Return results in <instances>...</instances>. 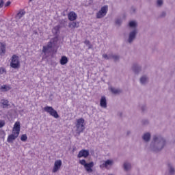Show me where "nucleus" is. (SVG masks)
I'll return each instance as SVG.
<instances>
[{"instance_id": "obj_1", "label": "nucleus", "mask_w": 175, "mask_h": 175, "mask_svg": "<svg viewBox=\"0 0 175 175\" xmlns=\"http://www.w3.org/2000/svg\"><path fill=\"white\" fill-rule=\"evenodd\" d=\"M166 145V139L162 136H153V140L150 144V147L153 151H161Z\"/></svg>"}, {"instance_id": "obj_2", "label": "nucleus", "mask_w": 175, "mask_h": 175, "mask_svg": "<svg viewBox=\"0 0 175 175\" xmlns=\"http://www.w3.org/2000/svg\"><path fill=\"white\" fill-rule=\"evenodd\" d=\"M21 129V125L20 122L17 121L14 123L12 129V134L9 135L7 139L8 143H13V141L16 139L20 135V131Z\"/></svg>"}, {"instance_id": "obj_3", "label": "nucleus", "mask_w": 175, "mask_h": 175, "mask_svg": "<svg viewBox=\"0 0 175 175\" xmlns=\"http://www.w3.org/2000/svg\"><path fill=\"white\" fill-rule=\"evenodd\" d=\"M129 27L131 28H135L129 33V38L127 40L128 43L131 44V43H133V40L136 39V36L137 35V29H136V27H137V23L135 21H132L129 23Z\"/></svg>"}, {"instance_id": "obj_4", "label": "nucleus", "mask_w": 175, "mask_h": 175, "mask_svg": "<svg viewBox=\"0 0 175 175\" xmlns=\"http://www.w3.org/2000/svg\"><path fill=\"white\" fill-rule=\"evenodd\" d=\"M85 120H84V118H81L77 120V124L75 125L77 129L76 132L78 133V135H80L82 133V132H84V129H85Z\"/></svg>"}, {"instance_id": "obj_5", "label": "nucleus", "mask_w": 175, "mask_h": 175, "mask_svg": "<svg viewBox=\"0 0 175 175\" xmlns=\"http://www.w3.org/2000/svg\"><path fill=\"white\" fill-rule=\"evenodd\" d=\"M10 60V66L12 69H20L21 64L20 62V57L17 55H13Z\"/></svg>"}, {"instance_id": "obj_6", "label": "nucleus", "mask_w": 175, "mask_h": 175, "mask_svg": "<svg viewBox=\"0 0 175 175\" xmlns=\"http://www.w3.org/2000/svg\"><path fill=\"white\" fill-rule=\"evenodd\" d=\"M80 165H82V166H84V168L85 169L86 172L88 173H92V167H94V161H91L90 163H87L85 161V159L79 160Z\"/></svg>"}, {"instance_id": "obj_7", "label": "nucleus", "mask_w": 175, "mask_h": 175, "mask_svg": "<svg viewBox=\"0 0 175 175\" xmlns=\"http://www.w3.org/2000/svg\"><path fill=\"white\" fill-rule=\"evenodd\" d=\"M44 111L46 113H49L50 116L53 117L54 118H59V115H58V112L53 107L46 106L44 107Z\"/></svg>"}, {"instance_id": "obj_8", "label": "nucleus", "mask_w": 175, "mask_h": 175, "mask_svg": "<svg viewBox=\"0 0 175 175\" xmlns=\"http://www.w3.org/2000/svg\"><path fill=\"white\" fill-rule=\"evenodd\" d=\"M109 7L107 5L103 6L100 10L96 14V18H103L107 14Z\"/></svg>"}, {"instance_id": "obj_9", "label": "nucleus", "mask_w": 175, "mask_h": 175, "mask_svg": "<svg viewBox=\"0 0 175 175\" xmlns=\"http://www.w3.org/2000/svg\"><path fill=\"white\" fill-rule=\"evenodd\" d=\"M62 166V161L57 160L55 161L53 168L52 170L53 173H57Z\"/></svg>"}, {"instance_id": "obj_10", "label": "nucleus", "mask_w": 175, "mask_h": 175, "mask_svg": "<svg viewBox=\"0 0 175 175\" xmlns=\"http://www.w3.org/2000/svg\"><path fill=\"white\" fill-rule=\"evenodd\" d=\"M90 155V151L85 149H82L79 152L77 158H88Z\"/></svg>"}, {"instance_id": "obj_11", "label": "nucleus", "mask_w": 175, "mask_h": 175, "mask_svg": "<svg viewBox=\"0 0 175 175\" xmlns=\"http://www.w3.org/2000/svg\"><path fill=\"white\" fill-rule=\"evenodd\" d=\"M68 18L70 21H75V20H77V14L71 11L68 14Z\"/></svg>"}, {"instance_id": "obj_12", "label": "nucleus", "mask_w": 175, "mask_h": 175, "mask_svg": "<svg viewBox=\"0 0 175 175\" xmlns=\"http://www.w3.org/2000/svg\"><path fill=\"white\" fill-rule=\"evenodd\" d=\"M167 167L168 172L165 173V175H174L175 169L173 165H172L171 163H168Z\"/></svg>"}, {"instance_id": "obj_13", "label": "nucleus", "mask_w": 175, "mask_h": 175, "mask_svg": "<svg viewBox=\"0 0 175 175\" xmlns=\"http://www.w3.org/2000/svg\"><path fill=\"white\" fill-rule=\"evenodd\" d=\"M9 100L6 99H1L0 102V107H2V109H8L9 107Z\"/></svg>"}, {"instance_id": "obj_14", "label": "nucleus", "mask_w": 175, "mask_h": 175, "mask_svg": "<svg viewBox=\"0 0 175 175\" xmlns=\"http://www.w3.org/2000/svg\"><path fill=\"white\" fill-rule=\"evenodd\" d=\"M100 106L103 109H107V101L106 100V97L102 96L100 100Z\"/></svg>"}, {"instance_id": "obj_15", "label": "nucleus", "mask_w": 175, "mask_h": 175, "mask_svg": "<svg viewBox=\"0 0 175 175\" xmlns=\"http://www.w3.org/2000/svg\"><path fill=\"white\" fill-rule=\"evenodd\" d=\"M6 53V44L3 42H0V55H5Z\"/></svg>"}, {"instance_id": "obj_16", "label": "nucleus", "mask_w": 175, "mask_h": 175, "mask_svg": "<svg viewBox=\"0 0 175 175\" xmlns=\"http://www.w3.org/2000/svg\"><path fill=\"white\" fill-rule=\"evenodd\" d=\"M49 49H53V42L51 41L49 42L47 46H44L42 48V52L44 53H47Z\"/></svg>"}, {"instance_id": "obj_17", "label": "nucleus", "mask_w": 175, "mask_h": 175, "mask_svg": "<svg viewBox=\"0 0 175 175\" xmlns=\"http://www.w3.org/2000/svg\"><path fill=\"white\" fill-rule=\"evenodd\" d=\"M132 69L134 72V73H136L137 75L139 73V72H140V70H142V67L140 66H139L137 64H135L133 65Z\"/></svg>"}, {"instance_id": "obj_18", "label": "nucleus", "mask_w": 175, "mask_h": 175, "mask_svg": "<svg viewBox=\"0 0 175 175\" xmlns=\"http://www.w3.org/2000/svg\"><path fill=\"white\" fill-rule=\"evenodd\" d=\"M100 169H106L107 168V166L110 165V160H107L106 161H100Z\"/></svg>"}, {"instance_id": "obj_19", "label": "nucleus", "mask_w": 175, "mask_h": 175, "mask_svg": "<svg viewBox=\"0 0 175 175\" xmlns=\"http://www.w3.org/2000/svg\"><path fill=\"white\" fill-rule=\"evenodd\" d=\"M142 139L144 140V142H150V140H151V134H150V133H146L144 134Z\"/></svg>"}, {"instance_id": "obj_20", "label": "nucleus", "mask_w": 175, "mask_h": 175, "mask_svg": "<svg viewBox=\"0 0 175 175\" xmlns=\"http://www.w3.org/2000/svg\"><path fill=\"white\" fill-rule=\"evenodd\" d=\"M80 24L79 22H70L68 24L69 28H72V29H75V28H79Z\"/></svg>"}, {"instance_id": "obj_21", "label": "nucleus", "mask_w": 175, "mask_h": 175, "mask_svg": "<svg viewBox=\"0 0 175 175\" xmlns=\"http://www.w3.org/2000/svg\"><path fill=\"white\" fill-rule=\"evenodd\" d=\"M10 90H12V87L8 85H3L0 88V91H2L3 92H6L7 91H10Z\"/></svg>"}, {"instance_id": "obj_22", "label": "nucleus", "mask_w": 175, "mask_h": 175, "mask_svg": "<svg viewBox=\"0 0 175 175\" xmlns=\"http://www.w3.org/2000/svg\"><path fill=\"white\" fill-rule=\"evenodd\" d=\"M111 92H112V94H113V95H120V94H121L122 92V91L120 89H116L114 88H111Z\"/></svg>"}, {"instance_id": "obj_23", "label": "nucleus", "mask_w": 175, "mask_h": 175, "mask_svg": "<svg viewBox=\"0 0 175 175\" xmlns=\"http://www.w3.org/2000/svg\"><path fill=\"white\" fill-rule=\"evenodd\" d=\"M68 57L66 56H62L60 61H59V64L62 65H66V64H68Z\"/></svg>"}, {"instance_id": "obj_24", "label": "nucleus", "mask_w": 175, "mask_h": 175, "mask_svg": "<svg viewBox=\"0 0 175 175\" xmlns=\"http://www.w3.org/2000/svg\"><path fill=\"white\" fill-rule=\"evenodd\" d=\"M123 166H124V170H126V172H128V170H131V169L132 168V165H131V163H128V162H124Z\"/></svg>"}, {"instance_id": "obj_25", "label": "nucleus", "mask_w": 175, "mask_h": 175, "mask_svg": "<svg viewBox=\"0 0 175 175\" xmlns=\"http://www.w3.org/2000/svg\"><path fill=\"white\" fill-rule=\"evenodd\" d=\"M25 14V11H24L23 10L19 11V12L17 14L16 16V20H20L23 17V16H24Z\"/></svg>"}, {"instance_id": "obj_26", "label": "nucleus", "mask_w": 175, "mask_h": 175, "mask_svg": "<svg viewBox=\"0 0 175 175\" xmlns=\"http://www.w3.org/2000/svg\"><path fill=\"white\" fill-rule=\"evenodd\" d=\"M148 81V77H147V76L146 75L142 76L139 79L141 84H145L146 83H147Z\"/></svg>"}, {"instance_id": "obj_27", "label": "nucleus", "mask_w": 175, "mask_h": 175, "mask_svg": "<svg viewBox=\"0 0 175 175\" xmlns=\"http://www.w3.org/2000/svg\"><path fill=\"white\" fill-rule=\"evenodd\" d=\"M111 59H113L114 62H118L120 61V55H111Z\"/></svg>"}, {"instance_id": "obj_28", "label": "nucleus", "mask_w": 175, "mask_h": 175, "mask_svg": "<svg viewBox=\"0 0 175 175\" xmlns=\"http://www.w3.org/2000/svg\"><path fill=\"white\" fill-rule=\"evenodd\" d=\"M21 142H27L28 140V137L27 136V134H23L21 137Z\"/></svg>"}, {"instance_id": "obj_29", "label": "nucleus", "mask_w": 175, "mask_h": 175, "mask_svg": "<svg viewBox=\"0 0 175 175\" xmlns=\"http://www.w3.org/2000/svg\"><path fill=\"white\" fill-rule=\"evenodd\" d=\"M115 24L116 25H118V27L121 26V24H122V21L120 18L116 19L115 21Z\"/></svg>"}, {"instance_id": "obj_30", "label": "nucleus", "mask_w": 175, "mask_h": 175, "mask_svg": "<svg viewBox=\"0 0 175 175\" xmlns=\"http://www.w3.org/2000/svg\"><path fill=\"white\" fill-rule=\"evenodd\" d=\"M3 73L6 74V68L3 67L0 68V75H3Z\"/></svg>"}, {"instance_id": "obj_31", "label": "nucleus", "mask_w": 175, "mask_h": 175, "mask_svg": "<svg viewBox=\"0 0 175 175\" xmlns=\"http://www.w3.org/2000/svg\"><path fill=\"white\" fill-rule=\"evenodd\" d=\"M157 5L158 6H162L163 5V0H158Z\"/></svg>"}, {"instance_id": "obj_32", "label": "nucleus", "mask_w": 175, "mask_h": 175, "mask_svg": "<svg viewBox=\"0 0 175 175\" xmlns=\"http://www.w3.org/2000/svg\"><path fill=\"white\" fill-rule=\"evenodd\" d=\"M5 120H0V128H3L5 126Z\"/></svg>"}, {"instance_id": "obj_33", "label": "nucleus", "mask_w": 175, "mask_h": 175, "mask_svg": "<svg viewBox=\"0 0 175 175\" xmlns=\"http://www.w3.org/2000/svg\"><path fill=\"white\" fill-rule=\"evenodd\" d=\"M84 43L85 44H86V46H92L91 45V42H90V40H85Z\"/></svg>"}, {"instance_id": "obj_34", "label": "nucleus", "mask_w": 175, "mask_h": 175, "mask_svg": "<svg viewBox=\"0 0 175 175\" xmlns=\"http://www.w3.org/2000/svg\"><path fill=\"white\" fill-rule=\"evenodd\" d=\"M142 125H148V120H144L142 121Z\"/></svg>"}, {"instance_id": "obj_35", "label": "nucleus", "mask_w": 175, "mask_h": 175, "mask_svg": "<svg viewBox=\"0 0 175 175\" xmlns=\"http://www.w3.org/2000/svg\"><path fill=\"white\" fill-rule=\"evenodd\" d=\"M3 3H4L3 0H0V9L1 8H3Z\"/></svg>"}, {"instance_id": "obj_36", "label": "nucleus", "mask_w": 175, "mask_h": 175, "mask_svg": "<svg viewBox=\"0 0 175 175\" xmlns=\"http://www.w3.org/2000/svg\"><path fill=\"white\" fill-rule=\"evenodd\" d=\"M10 1H7L6 3L5 4V8H8V6H10Z\"/></svg>"}, {"instance_id": "obj_37", "label": "nucleus", "mask_w": 175, "mask_h": 175, "mask_svg": "<svg viewBox=\"0 0 175 175\" xmlns=\"http://www.w3.org/2000/svg\"><path fill=\"white\" fill-rule=\"evenodd\" d=\"M166 16V12H162L161 17H165Z\"/></svg>"}, {"instance_id": "obj_38", "label": "nucleus", "mask_w": 175, "mask_h": 175, "mask_svg": "<svg viewBox=\"0 0 175 175\" xmlns=\"http://www.w3.org/2000/svg\"><path fill=\"white\" fill-rule=\"evenodd\" d=\"M142 111H144L146 110V106H142Z\"/></svg>"}, {"instance_id": "obj_39", "label": "nucleus", "mask_w": 175, "mask_h": 175, "mask_svg": "<svg viewBox=\"0 0 175 175\" xmlns=\"http://www.w3.org/2000/svg\"><path fill=\"white\" fill-rule=\"evenodd\" d=\"M103 58H105L106 59L107 58V55L103 54Z\"/></svg>"}, {"instance_id": "obj_40", "label": "nucleus", "mask_w": 175, "mask_h": 175, "mask_svg": "<svg viewBox=\"0 0 175 175\" xmlns=\"http://www.w3.org/2000/svg\"><path fill=\"white\" fill-rule=\"evenodd\" d=\"M127 136H129L131 135V131H128L126 133Z\"/></svg>"}, {"instance_id": "obj_41", "label": "nucleus", "mask_w": 175, "mask_h": 175, "mask_svg": "<svg viewBox=\"0 0 175 175\" xmlns=\"http://www.w3.org/2000/svg\"><path fill=\"white\" fill-rule=\"evenodd\" d=\"M119 116H120V117H122V113H119Z\"/></svg>"}, {"instance_id": "obj_42", "label": "nucleus", "mask_w": 175, "mask_h": 175, "mask_svg": "<svg viewBox=\"0 0 175 175\" xmlns=\"http://www.w3.org/2000/svg\"><path fill=\"white\" fill-rule=\"evenodd\" d=\"M110 165H113V161L110 160Z\"/></svg>"}, {"instance_id": "obj_43", "label": "nucleus", "mask_w": 175, "mask_h": 175, "mask_svg": "<svg viewBox=\"0 0 175 175\" xmlns=\"http://www.w3.org/2000/svg\"><path fill=\"white\" fill-rule=\"evenodd\" d=\"M29 1H30V2H31V1H33V0H29Z\"/></svg>"}, {"instance_id": "obj_44", "label": "nucleus", "mask_w": 175, "mask_h": 175, "mask_svg": "<svg viewBox=\"0 0 175 175\" xmlns=\"http://www.w3.org/2000/svg\"><path fill=\"white\" fill-rule=\"evenodd\" d=\"M133 12H135V10H133Z\"/></svg>"}, {"instance_id": "obj_45", "label": "nucleus", "mask_w": 175, "mask_h": 175, "mask_svg": "<svg viewBox=\"0 0 175 175\" xmlns=\"http://www.w3.org/2000/svg\"><path fill=\"white\" fill-rule=\"evenodd\" d=\"M109 175H110V174H109Z\"/></svg>"}]
</instances>
